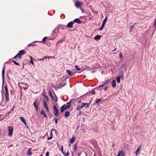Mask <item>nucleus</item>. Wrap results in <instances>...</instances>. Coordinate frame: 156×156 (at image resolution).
Listing matches in <instances>:
<instances>
[{
  "instance_id": "f257e3e1",
  "label": "nucleus",
  "mask_w": 156,
  "mask_h": 156,
  "mask_svg": "<svg viewBox=\"0 0 156 156\" xmlns=\"http://www.w3.org/2000/svg\"><path fill=\"white\" fill-rule=\"evenodd\" d=\"M69 105H67L66 104H64L62 106L60 109L61 112L62 113L63 112L68 108H69Z\"/></svg>"
},
{
  "instance_id": "f03ea898",
  "label": "nucleus",
  "mask_w": 156,
  "mask_h": 156,
  "mask_svg": "<svg viewBox=\"0 0 156 156\" xmlns=\"http://www.w3.org/2000/svg\"><path fill=\"white\" fill-rule=\"evenodd\" d=\"M53 113L55 115V116H58V110L57 109L55 105H53Z\"/></svg>"
},
{
  "instance_id": "7ed1b4c3",
  "label": "nucleus",
  "mask_w": 156,
  "mask_h": 156,
  "mask_svg": "<svg viewBox=\"0 0 156 156\" xmlns=\"http://www.w3.org/2000/svg\"><path fill=\"white\" fill-rule=\"evenodd\" d=\"M107 17L106 16L103 21L102 24L100 27V28L99 29V30H101L104 28V26L105 25V23L107 22Z\"/></svg>"
},
{
  "instance_id": "20e7f679",
  "label": "nucleus",
  "mask_w": 156,
  "mask_h": 156,
  "mask_svg": "<svg viewBox=\"0 0 156 156\" xmlns=\"http://www.w3.org/2000/svg\"><path fill=\"white\" fill-rule=\"evenodd\" d=\"M82 5V3L78 1H76L75 3V6L78 8H80Z\"/></svg>"
},
{
  "instance_id": "39448f33",
  "label": "nucleus",
  "mask_w": 156,
  "mask_h": 156,
  "mask_svg": "<svg viewBox=\"0 0 156 156\" xmlns=\"http://www.w3.org/2000/svg\"><path fill=\"white\" fill-rule=\"evenodd\" d=\"M8 131L9 133L8 134V135L9 136H12V134L13 131V129L12 127L9 126L8 127Z\"/></svg>"
},
{
  "instance_id": "423d86ee",
  "label": "nucleus",
  "mask_w": 156,
  "mask_h": 156,
  "mask_svg": "<svg viewBox=\"0 0 156 156\" xmlns=\"http://www.w3.org/2000/svg\"><path fill=\"white\" fill-rule=\"evenodd\" d=\"M26 53V52L24 51V50H23L20 51L17 54L19 56V58H21V56Z\"/></svg>"
},
{
  "instance_id": "0eeeda50",
  "label": "nucleus",
  "mask_w": 156,
  "mask_h": 156,
  "mask_svg": "<svg viewBox=\"0 0 156 156\" xmlns=\"http://www.w3.org/2000/svg\"><path fill=\"white\" fill-rule=\"evenodd\" d=\"M5 66L4 65V66L2 70V88H3V83H4V75H5Z\"/></svg>"
},
{
  "instance_id": "6e6552de",
  "label": "nucleus",
  "mask_w": 156,
  "mask_h": 156,
  "mask_svg": "<svg viewBox=\"0 0 156 156\" xmlns=\"http://www.w3.org/2000/svg\"><path fill=\"white\" fill-rule=\"evenodd\" d=\"M74 23L73 21H71L69 22L66 26L67 27L69 28H73V25Z\"/></svg>"
},
{
  "instance_id": "1a4fd4ad",
  "label": "nucleus",
  "mask_w": 156,
  "mask_h": 156,
  "mask_svg": "<svg viewBox=\"0 0 156 156\" xmlns=\"http://www.w3.org/2000/svg\"><path fill=\"white\" fill-rule=\"evenodd\" d=\"M73 21L74 23H76L78 24H80L82 23V21L79 18L75 19Z\"/></svg>"
},
{
  "instance_id": "9d476101",
  "label": "nucleus",
  "mask_w": 156,
  "mask_h": 156,
  "mask_svg": "<svg viewBox=\"0 0 156 156\" xmlns=\"http://www.w3.org/2000/svg\"><path fill=\"white\" fill-rule=\"evenodd\" d=\"M37 100L35 101L33 103V105H34V107L36 108V110L37 111L38 109L39 106H38L37 103Z\"/></svg>"
},
{
  "instance_id": "9b49d317",
  "label": "nucleus",
  "mask_w": 156,
  "mask_h": 156,
  "mask_svg": "<svg viewBox=\"0 0 156 156\" xmlns=\"http://www.w3.org/2000/svg\"><path fill=\"white\" fill-rule=\"evenodd\" d=\"M82 105L81 106H79L77 107V110H80L81 108H82L83 107L85 106V104L83 102L82 103Z\"/></svg>"
},
{
  "instance_id": "f8f14e48",
  "label": "nucleus",
  "mask_w": 156,
  "mask_h": 156,
  "mask_svg": "<svg viewBox=\"0 0 156 156\" xmlns=\"http://www.w3.org/2000/svg\"><path fill=\"white\" fill-rule=\"evenodd\" d=\"M20 119L21 120V121L23 122V123H24L26 125V121L23 117H20Z\"/></svg>"
},
{
  "instance_id": "ddd939ff",
  "label": "nucleus",
  "mask_w": 156,
  "mask_h": 156,
  "mask_svg": "<svg viewBox=\"0 0 156 156\" xmlns=\"http://www.w3.org/2000/svg\"><path fill=\"white\" fill-rule=\"evenodd\" d=\"M31 149H32L31 148H30L28 150V151H27V155H29V156H30L32 154V153L31 152Z\"/></svg>"
},
{
  "instance_id": "4468645a",
  "label": "nucleus",
  "mask_w": 156,
  "mask_h": 156,
  "mask_svg": "<svg viewBox=\"0 0 156 156\" xmlns=\"http://www.w3.org/2000/svg\"><path fill=\"white\" fill-rule=\"evenodd\" d=\"M5 103L9 101V94L5 95Z\"/></svg>"
},
{
  "instance_id": "2eb2a0df",
  "label": "nucleus",
  "mask_w": 156,
  "mask_h": 156,
  "mask_svg": "<svg viewBox=\"0 0 156 156\" xmlns=\"http://www.w3.org/2000/svg\"><path fill=\"white\" fill-rule=\"evenodd\" d=\"M4 88L5 89V95L9 94L8 90V89L7 88V86L6 85V86H4Z\"/></svg>"
},
{
  "instance_id": "dca6fc26",
  "label": "nucleus",
  "mask_w": 156,
  "mask_h": 156,
  "mask_svg": "<svg viewBox=\"0 0 156 156\" xmlns=\"http://www.w3.org/2000/svg\"><path fill=\"white\" fill-rule=\"evenodd\" d=\"M66 71L69 76H73V74L72 73L71 71L70 70L68 69L66 70Z\"/></svg>"
},
{
  "instance_id": "f3484780",
  "label": "nucleus",
  "mask_w": 156,
  "mask_h": 156,
  "mask_svg": "<svg viewBox=\"0 0 156 156\" xmlns=\"http://www.w3.org/2000/svg\"><path fill=\"white\" fill-rule=\"evenodd\" d=\"M118 154L120 156H125V153L123 151H121L119 152Z\"/></svg>"
},
{
  "instance_id": "a211bd4d",
  "label": "nucleus",
  "mask_w": 156,
  "mask_h": 156,
  "mask_svg": "<svg viewBox=\"0 0 156 156\" xmlns=\"http://www.w3.org/2000/svg\"><path fill=\"white\" fill-rule=\"evenodd\" d=\"M76 138L74 136H73L72 138L70 139V143H74L75 141Z\"/></svg>"
},
{
  "instance_id": "6ab92c4d",
  "label": "nucleus",
  "mask_w": 156,
  "mask_h": 156,
  "mask_svg": "<svg viewBox=\"0 0 156 156\" xmlns=\"http://www.w3.org/2000/svg\"><path fill=\"white\" fill-rule=\"evenodd\" d=\"M40 114L41 115H43L44 117L45 118H47L48 117L44 113V112L43 110H41V112H40Z\"/></svg>"
},
{
  "instance_id": "aec40b11",
  "label": "nucleus",
  "mask_w": 156,
  "mask_h": 156,
  "mask_svg": "<svg viewBox=\"0 0 156 156\" xmlns=\"http://www.w3.org/2000/svg\"><path fill=\"white\" fill-rule=\"evenodd\" d=\"M101 37V36L99 35H97L95 36L94 38V39L96 40H99Z\"/></svg>"
},
{
  "instance_id": "412c9836",
  "label": "nucleus",
  "mask_w": 156,
  "mask_h": 156,
  "mask_svg": "<svg viewBox=\"0 0 156 156\" xmlns=\"http://www.w3.org/2000/svg\"><path fill=\"white\" fill-rule=\"evenodd\" d=\"M112 85L113 87H115L116 86V82L115 80H113L112 83Z\"/></svg>"
},
{
  "instance_id": "4be33fe9",
  "label": "nucleus",
  "mask_w": 156,
  "mask_h": 156,
  "mask_svg": "<svg viewBox=\"0 0 156 156\" xmlns=\"http://www.w3.org/2000/svg\"><path fill=\"white\" fill-rule=\"evenodd\" d=\"M43 101L44 102V100L46 101V102H48L49 101V98L47 96H45L44 98L43 99Z\"/></svg>"
},
{
  "instance_id": "5701e85b",
  "label": "nucleus",
  "mask_w": 156,
  "mask_h": 156,
  "mask_svg": "<svg viewBox=\"0 0 156 156\" xmlns=\"http://www.w3.org/2000/svg\"><path fill=\"white\" fill-rule=\"evenodd\" d=\"M141 147V145H140V146L137 149L136 151V155H137V154H139V153L138 152L140 151V148Z\"/></svg>"
},
{
  "instance_id": "b1692460",
  "label": "nucleus",
  "mask_w": 156,
  "mask_h": 156,
  "mask_svg": "<svg viewBox=\"0 0 156 156\" xmlns=\"http://www.w3.org/2000/svg\"><path fill=\"white\" fill-rule=\"evenodd\" d=\"M70 113L69 112L67 111H66L65 114V116L66 117H67L69 116Z\"/></svg>"
},
{
  "instance_id": "393cba45",
  "label": "nucleus",
  "mask_w": 156,
  "mask_h": 156,
  "mask_svg": "<svg viewBox=\"0 0 156 156\" xmlns=\"http://www.w3.org/2000/svg\"><path fill=\"white\" fill-rule=\"evenodd\" d=\"M116 81L118 83H119L120 82V77L119 76L116 77Z\"/></svg>"
},
{
  "instance_id": "a878e982",
  "label": "nucleus",
  "mask_w": 156,
  "mask_h": 156,
  "mask_svg": "<svg viewBox=\"0 0 156 156\" xmlns=\"http://www.w3.org/2000/svg\"><path fill=\"white\" fill-rule=\"evenodd\" d=\"M101 101V99H98L97 101H96L95 103L97 104L98 105H100V103Z\"/></svg>"
},
{
  "instance_id": "bb28decb",
  "label": "nucleus",
  "mask_w": 156,
  "mask_h": 156,
  "mask_svg": "<svg viewBox=\"0 0 156 156\" xmlns=\"http://www.w3.org/2000/svg\"><path fill=\"white\" fill-rule=\"evenodd\" d=\"M153 27L155 29H156V17L155 19L154 22V23L153 24Z\"/></svg>"
},
{
  "instance_id": "cd10ccee",
  "label": "nucleus",
  "mask_w": 156,
  "mask_h": 156,
  "mask_svg": "<svg viewBox=\"0 0 156 156\" xmlns=\"http://www.w3.org/2000/svg\"><path fill=\"white\" fill-rule=\"evenodd\" d=\"M66 83L65 82V83L63 84V85H59L58 87V88L60 89L62 88L63 87H64L66 85Z\"/></svg>"
},
{
  "instance_id": "c85d7f7f",
  "label": "nucleus",
  "mask_w": 156,
  "mask_h": 156,
  "mask_svg": "<svg viewBox=\"0 0 156 156\" xmlns=\"http://www.w3.org/2000/svg\"><path fill=\"white\" fill-rule=\"evenodd\" d=\"M92 100H91L89 103H84V104H85V105H86V108H88L89 107V106H90V103H91V102Z\"/></svg>"
},
{
  "instance_id": "c756f323",
  "label": "nucleus",
  "mask_w": 156,
  "mask_h": 156,
  "mask_svg": "<svg viewBox=\"0 0 156 156\" xmlns=\"http://www.w3.org/2000/svg\"><path fill=\"white\" fill-rule=\"evenodd\" d=\"M74 151L75 152L77 149V144L76 143L74 144Z\"/></svg>"
},
{
  "instance_id": "7c9ffc66",
  "label": "nucleus",
  "mask_w": 156,
  "mask_h": 156,
  "mask_svg": "<svg viewBox=\"0 0 156 156\" xmlns=\"http://www.w3.org/2000/svg\"><path fill=\"white\" fill-rule=\"evenodd\" d=\"M46 101L45 100L44 101V108H46L48 107L46 103Z\"/></svg>"
},
{
  "instance_id": "2f4dec72",
  "label": "nucleus",
  "mask_w": 156,
  "mask_h": 156,
  "mask_svg": "<svg viewBox=\"0 0 156 156\" xmlns=\"http://www.w3.org/2000/svg\"><path fill=\"white\" fill-rule=\"evenodd\" d=\"M47 37H44L43 38L42 41L43 43H45L46 41V39L47 38Z\"/></svg>"
},
{
  "instance_id": "473e14b6",
  "label": "nucleus",
  "mask_w": 156,
  "mask_h": 156,
  "mask_svg": "<svg viewBox=\"0 0 156 156\" xmlns=\"http://www.w3.org/2000/svg\"><path fill=\"white\" fill-rule=\"evenodd\" d=\"M72 101V100H70L69 102H67V105H69V108H70V105H71V101Z\"/></svg>"
},
{
  "instance_id": "72a5a7b5",
  "label": "nucleus",
  "mask_w": 156,
  "mask_h": 156,
  "mask_svg": "<svg viewBox=\"0 0 156 156\" xmlns=\"http://www.w3.org/2000/svg\"><path fill=\"white\" fill-rule=\"evenodd\" d=\"M119 58L120 59L122 58H122H123L122 55V53L121 52H120L119 53Z\"/></svg>"
},
{
  "instance_id": "f704fd0d",
  "label": "nucleus",
  "mask_w": 156,
  "mask_h": 156,
  "mask_svg": "<svg viewBox=\"0 0 156 156\" xmlns=\"http://www.w3.org/2000/svg\"><path fill=\"white\" fill-rule=\"evenodd\" d=\"M12 62H14V63L17 65H20V64L17 62L15 61L14 60H12Z\"/></svg>"
},
{
  "instance_id": "c9c22d12",
  "label": "nucleus",
  "mask_w": 156,
  "mask_h": 156,
  "mask_svg": "<svg viewBox=\"0 0 156 156\" xmlns=\"http://www.w3.org/2000/svg\"><path fill=\"white\" fill-rule=\"evenodd\" d=\"M91 92V93L93 94H94L95 93V90H94V89H92V91H89V92Z\"/></svg>"
},
{
  "instance_id": "e433bc0d",
  "label": "nucleus",
  "mask_w": 156,
  "mask_h": 156,
  "mask_svg": "<svg viewBox=\"0 0 156 156\" xmlns=\"http://www.w3.org/2000/svg\"><path fill=\"white\" fill-rule=\"evenodd\" d=\"M101 83H102V84L99 85V86H98V87H103L105 85V84L103 82H102Z\"/></svg>"
},
{
  "instance_id": "4c0bfd02",
  "label": "nucleus",
  "mask_w": 156,
  "mask_h": 156,
  "mask_svg": "<svg viewBox=\"0 0 156 156\" xmlns=\"http://www.w3.org/2000/svg\"><path fill=\"white\" fill-rule=\"evenodd\" d=\"M61 150L62 151V153L63 154H64V152L63 151V146H62L61 147Z\"/></svg>"
},
{
  "instance_id": "58836bf2",
  "label": "nucleus",
  "mask_w": 156,
  "mask_h": 156,
  "mask_svg": "<svg viewBox=\"0 0 156 156\" xmlns=\"http://www.w3.org/2000/svg\"><path fill=\"white\" fill-rule=\"evenodd\" d=\"M55 98L54 99V101H55V102H56L57 101V100H58V98H57V96H56V95L55 94Z\"/></svg>"
},
{
  "instance_id": "ea45409f",
  "label": "nucleus",
  "mask_w": 156,
  "mask_h": 156,
  "mask_svg": "<svg viewBox=\"0 0 156 156\" xmlns=\"http://www.w3.org/2000/svg\"><path fill=\"white\" fill-rule=\"evenodd\" d=\"M63 154L65 156H68L69 154L68 151H67V153H65Z\"/></svg>"
},
{
  "instance_id": "a19ab883",
  "label": "nucleus",
  "mask_w": 156,
  "mask_h": 156,
  "mask_svg": "<svg viewBox=\"0 0 156 156\" xmlns=\"http://www.w3.org/2000/svg\"><path fill=\"white\" fill-rule=\"evenodd\" d=\"M75 67L77 70L78 71H80V68L79 67H78L77 66H75Z\"/></svg>"
},
{
  "instance_id": "79ce46f5",
  "label": "nucleus",
  "mask_w": 156,
  "mask_h": 156,
  "mask_svg": "<svg viewBox=\"0 0 156 156\" xmlns=\"http://www.w3.org/2000/svg\"><path fill=\"white\" fill-rule=\"evenodd\" d=\"M120 78H121L122 79L124 77V74L123 73H122L121 74V76H120Z\"/></svg>"
},
{
  "instance_id": "37998d69",
  "label": "nucleus",
  "mask_w": 156,
  "mask_h": 156,
  "mask_svg": "<svg viewBox=\"0 0 156 156\" xmlns=\"http://www.w3.org/2000/svg\"><path fill=\"white\" fill-rule=\"evenodd\" d=\"M17 58H19V55H18V54H17L15 56H14V57L13 58H14V59H16Z\"/></svg>"
},
{
  "instance_id": "c03bdc74",
  "label": "nucleus",
  "mask_w": 156,
  "mask_h": 156,
  "mask_svg": "<svg viewBox=\"0 0 156 156\" xmlns=\"http://www.w3.org/2000/svg\"><path fill=\"white\" fill-rule=\"evenodd\" d=\"M49 95L50 97L52 95L51 90H49Z\"/></svg>"
},
{
  "instance_id": "a18cd8bd",
  "label": "nucleus",
  "mask_w": 156,
  "mask_h": 156,
  "mask_svg": "<svg viewBox=\"0 0 156 156\" xmlns=\"http://www.w3.org/2000/svg\"><path fill=\"white\" fill-rule=\"evenodd\" d=\"M52 130H54V131H55V130L54 129H52L51 130V133H51V136H52Z\"/></svg>"
},
{
  "instance_id": "49530a36",
  "label": "nucleus",
  "mask_w": 156,
  "mask_h": 156,
  "mask_svg": "<svg viewBox=\"0 0 156 156\" xmlns=\"http://www.w3.org/2000/svg\"><path fill=\"white\" fill-rule=\"evenodd\" d=\"M34 44H32V43H30V44H28V46L29 47H30L31 46H33L34 45Z\"/></svg>"
},
{
  "instance_id": "de8ad7c7",
  "label": "nucleus",
  "mask_w": 156,
  "mask_h": 156,
  "mask_svg": "<svg viewBox=\"0 0 156 156\" xmlns=\"http://www.w3.org/2000/svg\"><path fill=\"white\" fill-rule=\"evenodd\" d=\"M134 27V25H132L130 26V31L132 30V29Z\"/></svg>"
},
{
  "instance_id": "09e8293b",
  "label": "nucleus",
  "mask_w": 156,
  "mask_h": 156,
  "mask_svg": "<svg viewBox=\"0 0 156 156\" xmlns=\"http://www.w3.org/2000/svg\"><path fill=\"white\" fill-rule=\"evenodd\" d=\"M54 119L55 120V124H57V121L58 120L56 118H55Z\"/></svg>"
},
{
  "instance_id": "8fccbe9b",
  "label": "nucleus",
  "mask_w": 156,
  "mask_h": 156,
  "mask_svg": "<svg viewBox=\"0 0 156 156\" xmlns=\"http://www.w3.org/2000/svg\"><path fill=\"white\" fill-rule=\"evenodd\" d=\"M51 56H45L44 57V58L46 59L47 58H51Z\"/></svg>"
},
{
  "instance_id": "3c124183",
  "label": "nucleus",
  "mask_w": 156,
  "mask_h": 156,
  "mask_svg": "<svg viewBox=\"0 0 156 156\" xmlns=\"http://www.w3.org/2000/svg\"><path fill=\"white\" fill-rule=\"evenodd\" d=\"M49 152H47L46 154V156H49Z\"/></svg>"
},
{
  "instance_id": "603ef678",
  "label": "nucleus",
  "mask_w": 156,
  "mask_h": 156,
  "mask_svg": "<svg viewBox=\"0 0 156 156\" xmlns=\"http://www.w3.org/2000/svg\"><path fill=\"white\" fill-rule=\"evenodd\" d=\"M33 60H31L30 61V62L32 64H33L34 65V63L33 62Z\"/></svg>"
},
{
  "instance_id": "864d4df0",
  "label": "nucleus",
  "mask_w": 156,
  "mask_h": 156,
  "mask_svg": "<svg viewBox=\"0 0 156 156\" xmlns=\"http://www.w3.org/2000/svg\"><path fill=\"white\" fill-rule=\"evenodd\" d=\"M52 136H51L50 137H48V140H49L51 139L52 138Z\"/></svg>"
},
{
  "instance_id": "5fc2aeb1",
  "label": "nucleus",
  "mask_w": 156,
  "mask_h": 156,
  "mask_svg": "<svg viewBox=\"0 0 156 156\" xmlns=\"http://www.w3.org/2000/svg\"><path fill=\"white\" fill-rule=\"evenodd\" d=\"M49 118H51L53 116L51 114L50 115H49Z\"/></svg>"
},
{
  "instance_id": "6e6d98bb",
  "label": "nucleus",
  "mask_w": 156,
  "mask_h": 156,
  "mask_svg": "<svg viewBox=\"0 0 156 156\" xmlns=\"http://www.w3.org/2000/svg\"><path fill=\"white\" fill-rule=\"evenodd\" d=\"M44 58H41V59H38V60H39V61H41V60H42V61H44Z\"/></svg>"
},
{
  "instance_id": "4d7b16f0",
  "label": "nucleus",
  "mask_w": 156,
  "mask_h": 156,
  "mask_svg": "<svg viewBox=\"0 0 156 156\" xmlns=\"http://www.w3.org/2000/svg\"><path fill=\"white\" fill-rule=\"evenodd\" d=\"M52 100H54V98L53 95L50 96Z\"/></svg>"
},
{
  "instance_id": "13d9d810",
  "label": "nucleus",
  "mask_w": 156,
  "mask_h": 156,
  "mask_svg": "<svg viewBox=\"0 0 156 156\" xmlns=\"http://www.w3.org/2000/svg\"><path fill=\"white\" fill-rule=\"evenodd\" d=\"M81 115V111L80 110V112H79V113L78 114V115L77 116H79L80 115Z\"/></svg>"
},
{
  "instance_id": "bf43d9fd",
  "label": "nucleus",
  "mask_w": 156,
  "mask_h": 156,
  "mask_svg": "<svg viewBox=\"0 0 156 156\" xmlns=\"http://www.w3.org/2000/svg\"><path fill=\"white\" fill-rule=\"evenodd\" d=\"M42 95L43 96L44 98L45 97V96H47L46 95V94L45 93H43Z\"/></svg>"
},
{
  "instance_id": "052dcab7",
  "label": "nucleus",
  "mask_w": 156,
  "mask_h": 156,
  "mask_svg": "<svg viewBox=\"0 0 156 156\" xmlns=\"http://www.w3.org/2000/svg\"><path fill=\"white\" fill-rule=\"evenodd\" d=\"M109 80H108L107 81H106L104 83L105 84H106L109 81Z\"/></svg>"
},
{
  "instance_id": "680f3d73",
  "label": "nucleus",
  "mask_w": 156,
  "mask_h": 156,
  "mask_svg": "<svg viewBox=\"0 0 156 156\" xmlns=\"http://www.w3.org/2000/svg\"><path fill=\"white\" fill-rule=\"evenodd\" d=\"M108 88V87H105L104 88L105 90V91H106L107 90V89Z\"/></svg>"
},
{
  "instance_id": "e2e57ef3",
  "label": "nucleus",
  "mask_w": 156,
  "mask_h": 156,
  "mask_svg": "<svg viewBox=\"0 0 156 156\" xmlns=\"http://www.w3.org/2000/svg\"><path fill=\"white\" fill-rule=\"evenodd\" d=\"M47 143H49V145H50H50H52V143H50V142H48H48H47Z\"/></svg>"
},
{
  "instance_id": "0e129e2a",
  "label": "nucleus",
  "mask_w": 156,
  "mask_h": 156,
  "mask_svg": "<svg viewBox=\"0 0 156 156\" xmlns=\"http://www.w3.org/2000/svg\"><path fill=\"white\" fill-rule=\"evenodd\" d=\"M13 147V145H11L10 146H8V147L9 148H10V147Z\"/></svg>"
},
{
  "instance_id": "69168bd1",
  "label": "nucleus",
  "mask_w": 156,
  "mask_h": 156,
  "mask_svg": "<svg viewBox=\"0 0 156 156\" xmlns=\"http://www.w3.org/2000/svg\"><path fill=\"white\" fill-rule=\"evenodd\" d=\"M77 102L79 103H80L81 102V100H78L77 101Z\"/></svg>"
},
{
  "instance_id": "338daca9",
  "label": "nucleus",
  "mask_w": 156,
  "mask_h": 156,
  "mask_svg": "<svg viewBox=\"0 0 156 156\" xmlns=\"http://www.w3.org/2000/svg\"><path fill=\"white\" fill-rule=\"evenodd\" d=\"M30 57L31 59V60H33V58L32 57V56L30 55Z\"/></svg>"
},
{
  "instance_id": "774afa93",
  "label": "nucleus",
  "mask_w": 156,
  "mask_h": 156,
  "mask_svg": "<svg viewBox=\"0 0 156 156\" xmlns=\"http://www.w3.org/2000/svg\"><path fill=\"white\" fill-rule=\"evenodd\" d=\"M30 57L31 59V60H33V58L32 57V56L30 55Z\"/></svg>"
}]
</instances>
